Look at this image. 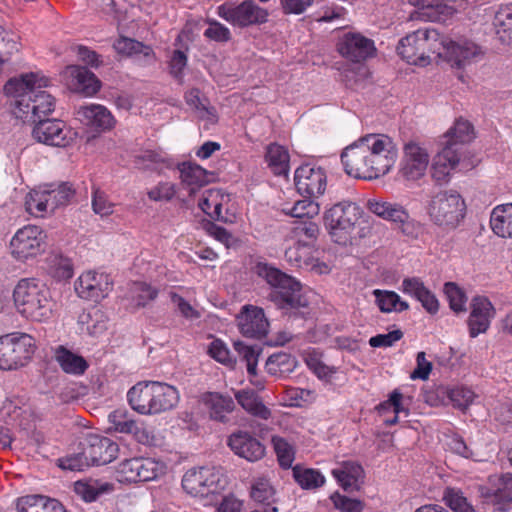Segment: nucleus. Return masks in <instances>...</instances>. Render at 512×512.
<instances>
[{"mask_svg":"<svg viewBox=\"0 0 512 512\" xmlns=\"http://www.w3.org/2000/svg\"><path fill=\"white\" fill-rule=\"evenodd\" d=\"M398 151L386 135L368 134L347 146L341 160L345 172L355 178L376 179L386 175L396 162Z\"/></svg>","mask_w":512,"mask_h":512,"instance_id":"obj_1","label":"nucleus"},{"mask_svg":"<svg viewBox=\"0 0 512 512\" xmlns=\"http://www.w3.org/2000/svg\"><path fill=\"white\" fill-rule=\"evenodd\" d=\"M48 80L36 74L10 79L4 86L6 95L13 97L14 114L25 121L38 122L54 111V98L44 90Z\"/></svg>","mask_w":512,"mask_h":512,"instance_id":"obj_2","label":"nucleus"},{"mask_svg":"<svg viewBox=\"0 0 512 512\" xmlns=\"http://www.w3.org/2000/svg\"><path fill=\"white\" fill-rule=\"evenodd\" d=\"M475 138L472 124L459 118L454 125L441 137V149L434 156L431 168L432 178L439 184L450 179L451 172L459 164L464 148Z\"/></svg>","mask_w":512,"mask_h":512,"instance_id":"obj_3","label":"nucleus"},{"mask_svg":"<svg viewBox=\"0 0 512 512\" xmlns=\"http://www.w3.org/2000/svg\"><path fill=\"white\" fill-rule=\"evenodd\" d=\"M255 272L274 288L269 299L279 309L296 314L300 309L308 307L309 302L302 293V285L294 277L265 262H257Z\"/></svg>","mask_w":512,"mask_h":512,"instance_id":"obj_4","label":"nucleus"},{"mask_svg":"<svg viewBox=\"0 0 512 512\" xmlns=\"http://www.w3.org/2000/svg\"><path fill=\"white\" fill-rule=\"evenodd\" d=\"M17 311L26 319L46 321L52 315L49 290L35 279H21L13 291Z\"/></svg>","mask_w":512,"mask_h":512,"instance_id":"obj_5","label":"nucleus"},{"mask_svg":"<svg viewBox=\"0 0 512 512\" xmlns=\"http://www.w3.org/2000/svg\"><path fill=\"white\" fill-rule=\"evenodd\" d=\"M442 42L435 29H419L399 41L397 52L409 64L425 66L430 56L440 53Z\"/></svg>","mask_w":512,"mask_h":512,"instance_id":"obj_6","label":"nucleus"},{"mask_svg":"<svg viewBox=\"0 0 512 512\" xmlns=\"http://www.w3.org/2000/svg\"><path fill=\"white\" fill-rule=\"evenodd\" d=\"M465 208L461 195L450 189L433 194L427 212L436 225L455 228L464 218Z\"/></svg>","mask_w":512,"mask_h":512,"instance_id":"obj_7","label":"nucleus"},{"mask_svg":"<svg viewBox=\"0 0 512 512\" xmlns=\"http://www.w3.org/2000/svg\"><path fill=\"white\" fill-rule=\"evenodd\" d=\"M36 349L35 340L26 333L13 332L0 337V369L13 370L25 366Z\"/></svg>","mask_w":512,"mask_h":512,"instance_id":"obj_8","label":"nucleus"},{"mask_svg":"<svg viewBox=\"0 0 512 512\" xmlns=\"http://www.w3.org/2000/svg\"><path fill=\"white\" fill-rule=\"evenodd\" d=\"M360 218V208L353 202L343 201L333 205L324 216L331 237L341 245H346Z\"/></svg>","mask_w":512,"mask_h":512,"instance_id":"obj_9","label":"nucleus"},{"mask_svg":"<svg viewBox=\"0 0 512 512\" xmlns=\"http://www.w3.org/2000/svg\"><path fill=\"white\" fill-rule=\"evenodd\" d=\"M225 485V479L215 468H192L182 478L183 489L194 497L214 496L223 490Z\"/></svg>","mask_w":512,"mask_h":512,"instance_id":"obj_10","label":"nucleus"},{"mask_svg":"<svg viewBox=\"0 0 512 512\" xmlns=\"http://www.w3.org/2000/svg\"><path fill=\"white\" fill-rule=\"evenodd\" d=\"M166 465L149 457H135L122 461L117 469L120 482L137 483L152 481L165 474Z\"/></svg>","mask_w":512,"mask_h":512,"instance_id":"obj_11","label":"nucleus"},{"mask_svg":"<svg viewBox=\"0 0 512 512\" xmlns=\"http://www.w3.org/2000/svg\"><path fill=\"white\" fill-rule=\"evenodd\" d=\"M217 14L230 24L238 27L261 24L267 21L268 12L253 0H245L240 4L225 2L218 6Z\"/></svg>","mask_w":512,"mask_h":512,"instance_id":"obj_12","label":"nucleus"},{"mask_svg":"<svg viewBox=\"0 0 512 512\" xmlns=\"http://www.w3.org/2000/svg\"><path fill=\"white\" fill-rule=\"evenodd\" d=\"M429 162L427 148L415 140H409L403 146L399 174L405 180L416 181L425 175Z\"/></svg>","mask_w":512,"mask_h":512,"instance_id":"obj_13","label":"nucleus"},{"mask_svg":"<svg viewBox=\"0 0 512 512\" xmlns=\"http://www.w3.org/2000/svg\"><path fill=\"white\" fill-rule=\"evenodd\" d=\"M35 123L32 135L40 143L55 147H67L76 139L77 133L61 120L43 119Z\"/></svg>","mask_w":512,"mask_h":512,"instance_id":"obj_14","label":"nucleus"},{"mask_svg":"<svg viewBox=\"0 0 512 512\" xmlns=\"http://www.w3.org/2000/svg\"><path fill=\"white\" fill-rule=\"evenodd\" d=\"M441 42L440 53H437V57L444 59L452 67L464 68L482 54L480 47L469 40L455 42L441 37Z\"/></svg>","mask_w":512,"mask_h":512,"instance_id":"obj_15","label":"nucleus"},{"mask_svg":"<svg viewBox=\"0 0 512 512\" xmlns=\"http://www.w3.org/2000/svg\"><path fill=\"white\" fill-rule=\"evenodd\" d=\"M112 290V280L108 274L95 270L83 272L75 282V292L86 300L98 302Z\"/></svg>","mask_w":512,"mask_h":512,"instance_id":"obj_16","label":"nucleus"},{"mask_svg":"<svg viewBox=\"0 0 512 512\" xmlns=\"http://www.w3.org/2000/svg\"><path fill=\"white\" fill-rule=\"evenodd\" d=\"M297 191L309 198L322 196L327 186V175L323 168L305 164L295 171Z\"/></svg>","mask_w":512,"mask_h":512,"instance_id":"obj_17","label":"nucleus"},{"mask_svg":"<svg viewBox=\"0 0 512 512\" xmlns=\"http://www.w3.org/2000/svg\"><path fill=\"white\" fill-rule=\"evenodd\" d=\"M241 334L248 338L260 339L268 333L269 322L262 308L245 305L237 317Z\"/></svg>","mask_w":512,"mask_h":512,"instance_id":"obj_18","label":"nucleus"},{"mask_svg":"<svg viewBox=\"0 0 512 512\" xmlns=\"http://www.w3.org/2000/svg\"><path fill=\"white\" fill-rule=\"evenodd\" d=\"M338 51L345 58L360 62L375 52L374 42L358 33H347L338 43Z\"/></svg>","mask_w":512,"mask_h":512,"instance_id":"obj_19","label":"nucleus"},{"mask_svg":"<svg viewBox=\"0 0 512 512\" xmlns=\"http://www.w3.org/2000/svg\"><path fill=\"white\" fill-rule=\"evenodd\" d=\"M42 231L39 227L29 225L17 231L10 242L13 256H36L43 252L41 247Z\"/></svg>","mask_w":512,"mask_h":512,"instance_id":"obj_20","label":"nucleus"},{"mask_svg":"<svg viewBox=\"0 0 512 512\" xmlns=\"http://www.w3.org/2000/svg\"><path fill=\"white\" fill-rule=\"evenodd\" d=\"M84 448L92 465H105L112 462L119 451L116 442L99 435H89Z\"/></svg>","mask_w":512,"mask_h":512,"instance_id":"obj_21","label":"nucleus"},{"mask_svg":"<svg viewBox=\"0 0 512 512\" xmlns=\"http://www.w3.org/2000/svg\"><path fill=\"white\" fill-rule=\"evenodd\" d=\"M64 75L68 87L85 96H92L100 89V81L86 67L68 66Z\"/></svg>","mask_w":512,"mask_h":512,"instance_id":"obj_22","label":"nucleus"},{"mask_svg":"<svg viewBox=\"0 0 512 512\" xmlns=\"http://www.w3.org/2000/svg\"><path fill=\"white\" fill-rule=\"evenodd\" d=\"M491 492L487 495L494 512H507L512 508V474L504 473L490 477Z\"/></svg>","mask_w":512,"mask_h":512,"instance_id":"obj_23","label":"nucleus"},{"mask_svg":"<svg viewBox=\"0 0 512 512\" xmlns=\"http://www.w3.org/2000/svg\"><path fill=\"white\" fill-rule=\"evenodd\" d=\"M494 315L495 309L486 297H475L471 303V312L468 319L470 336L474 338L486 332Z\"/></svg>","mask_w":512,"mask_h":512,"instance_id":"obj_24","label":"nucleus"},{"mask_svg":"<svg viewBox=\"0 0 512 512\" xmlns=\"http://www.w3.org/2000/svg\"><path fill=\"white\" fill-rule=\"evenodd\" d=\"M228 445L235 454L250 462L260 460L265 454L263 444L244 431L232 434L228 439Z\"/></svg>","mask_w":512,"mask_h":512,"instance_id":"obj_25","label":"nucleus"},{"mask_svg":"<svg viewBox=\"0 0 512 512\" xmlns=\"http://www.w3.org/2000/svg\"><path fill=\"white\" fill-rule=\"evenodd\" d=\"M152 416L173 410L179 403L176 387L160 381H151Z\"/></svg>","mask_w":512,"mask_h":512,"instance_id":"obj_26","label":"nucleus"},{"mask_svg":"<svg viewBox=\"0 0 512 512\" xmlns=\"http://www.w3.org/2000/svg\"><path fill=\"white\" fill-rule=\"evenodd\" d=\"M229 201L228 195L222 193L219 189L206 190L199 200V208L210 218L221 222H232L233 215H228L227 209L223 213L224 205Z\"/></svg>","mask_w":512,"mask_h":512,"instance_id":"obj_27","label":"nucleus"},{"mask_svg":"<svg viewBox=\"0 0 512 512\" xmlns=\"http://www.w3.org/2000/svg\"><path fill=\"white\" fill-rule=\"evenodd\" d=\"M76 115L82 123L95 129L108 130L114 125L111 113L106 107L99 104L80 106Z\"/></svg>","mask_w":512,"mask_h":512,"instance_id":"obj_28","label":"nucleus"},{"mask_svg":"<svg viewBox=\"0 0 512 512\" xmlns=\"http://www.w3.org/2000/svg\"><path fill=\"white\" fill-rule=\"evenodd\" d=\"M332 475L344 490L355 491L363 483L364 470L358 463L347 461L334 468Z\"/></svg>","mask_w":512,"mask_h":512,"instance_id":"obj_29","label":"nucleus"},{"mask_svg":"<svg viewBox=\"0 0 512 512\" xmlns=\"http://www.w3.org/2000/svg\"><path fill=\"white\" fill-rule=\"evenodd\" d=\"M53 356L62 371L66 374L80 376L83 375L89 367L84 357L74 353L63 345L54 348Z\"/></svg>","mask_w":512,"mask_h":512,"instance_id":"obj_30","label":"nucleus"},{"mask_svg":"<svg viewBox=\"0 0 512 512\" xmlns=\"http://www.w3.org/2000/svg\"><path fill=\"white\" fill-rule=\"evenodd\" d=\"M130 407L141 415L152 416L151 381H140L127 392Z\"/></svg>","mask_w":512,"mask_h":512,"instance_id":"obj_31","label":"nucleus"},{"mask_svg":"<svg viewBox=\"0 0 512 512\" xmlns=\"http://www.w3.org/2000/svg\"><path fill=\"white\" fill-rule=\"evenodd\" d=\"M18 512H66L56 499L42 495H27L17 499Z\"/></svg>","mask_w":512,"mask_h":512,"instance_id":"obj_32","label":"nucleus"},{"mask_svg":"<svg viewBox=\"0 0 512 512\" xmlns=\"http://www.w3.org/2000/svg\"><path fill=\"white\" fill-rule=\"evenodd\" d=\"M203 402L210 418L219 422H226L228 414L235 408V403L230 396L217 392H209L204 395Z\"/></svg>","mask_w":512,"mask_h":512,"instance_id":"obj_33","label":"nucleus"},{"mask_svg":"<svg viewBox=\"0 0 512 512\" xmlns=\"http://www.w3.org/2000/svg\"><path fill=\"white\" fill-rule=\"evenodd\" d=\"M265 162L271 172L276 176H287L289 172L290 156L288 150L277 143L266 147Z\"/></svg>","mask_w":512,"mask_h":512,"instance_id":"obj_34","label":"nucleus"},{"mask_svg":"<svg viewBox=\"0 0 512 512\" xmlns=\"http://www.w3.org/2000/svg\"><path fill=\"white\" fill-rule=\"evenodd\" d=\"M366 206L371 213L397 225L399 222H403L407 219L406 209L397 203L381 199H369Z\"/></svg>","mask_w":512,"mask_h":512,"instance_id":"obj_35","label":"nucleus"},{"mask_svg":"<svg viewBox=\"0 0 512 512\" xmlns=\"http://www.w3.org/2000/svg\"><path fill=\"white\" fill-rule=\"evenodd\" d=\"M490 226L499 237L512 238V203L497 206L492 210Z\"/></svg>","mask_w":512,"mask_h":512,"instance_id":"obj_36","label":"nucleus"},{"mask_svg":"<svg viewBox=\"0 0 512 512\" xmlns=\"http://www.w3.org/2000/svg\"><path fill=\"white\" fill-rule=\"evenodd\" d=\"M114 485L97 479L77 481L74 484L75 493L86 502L95 501L99 496L111 493Z\"/></svg>","mask_w":512,"mask_h":512,"instance_id":"obj_37","label":"nucleus"},{"mask_svg":"<svg viewBox=\"0 0 512 512\" xmlns=\"http://www.w3.org/2000/svg\"><path fill=\"white\" fill-rule=\"evenodd\" d=\"M235 398L239 405L249 414L267 420L271 411L262 403L258 395L252 390H239L235 392Z\"/></svg>","mask_w":512,"mask_h":512,"instance_id":"obj_38","label":"nucleus"},{"mask_svg":"<svg viewBox=\"0 0 512 512\" xmlns=\"http://www.w3.org/2000/svg\"><path fill=\"white\" fill-rule=\"evenodd\" d=\"M180 177L189 195H194L197 188L208 183L206 170L197 164L183 163L180 166Z\"/></svg>","mask_w":512,"mask_h":512,"instance_id":"obj_39","label":"nucleus"},{"mask_svg":"<svg viewBox=\"0 0 512 512\" xmlns=\"http://www.w3.org/2000/svg\"><path fill=\"white\" fill-rule=\"evenodd\" d=\"M48 200L49 211L53 212L60 206H64L70 203L75 196V189L72 184L63 182L58 185H47L44 186Z\"/></svg>","mask_w":512,"mask_h":512,"instance_id":"obj_40","label":"nucleus"},{"mask_svg":"<svg viewBox=\"0 0 512 512\" xmlns=\"http://www.w3.org/2000/svg\"><path fill=\"white\" fill-rule=\"evenodd\" d=\"M493 25L499 41L512 45V5L502 6L494 16Z\"/></svg>","mask_w":512,"mask_h":512,"instance_id":"obj_41","label":"nucleus"},{"mask_svg":"<svg viewBox=\"0 0 512 512\" xmlns=\"http://www.w3.org/2000/svg\"><path fill=\"white\" fill-rule=\"evenodd\" d=\"M157 295L158 290L145 282H132L128 284L125 292V297L137 308L153 301Z\"/></svg>","mask_w":512,"mask_h":512,"instance_id":"obj_42","label":"nucleus"},{"mask_svg":"<svg viewBox=\"0 0 512 512\" xmlns=\"http://www.w3.org/2000/svg\"><path fill=\"white\" fill-rule=\"evenodd\" d=\"M276 490L270 479L261 476L253 479L250 487V497L253 501L270 506L275 503Z\"/></svg>","mask_w":512,"mask_h":512,"instance_id":"obj_43","label":"nucleus"},{"mask_svg":"<svg viewBox=\"0 0 512 512\" xmlns=\"http://www.w3.org/2000/svg\"><path fill=\"white\" fill-rule=\"evenodd\" d=\"M295 482L305 490H315L325 484V477L316 469L296 465L292 468Z\"/></svg>","mask_w":512,"mask_h":512,"instance_id":"obj_44","label":"nucleus"},{"mask_svg":"<svg viewBox=\"0 0 512 512\" xmlns=\"http://www.w3.org/2000/svg\"><path fill=\"white\" fill-rule=\"evenodd\" d=\"M305 239H299L294 242L293 247L286 249L285 254L310 255L315 252L314 241L318 235L319 229L315 223H309L303 229Z\"/></svg>","mask_w":512,"mask_h":512,"instance_id":"obj_45","label":"nucleus"},{"mask_svg":"<svg viewBox=\"0 0 512 512\" xmlns=\"http://www.w3.org/2000/svg\"><path fill=\"white\" fill-rule=\"evenodd\" d=\"M373 294L375 295L376 303L382 312H402L409 308L408 303L401 300L400 296L393 291L376 289L373 291Z\"/></svg>","mask_w":512,"mask_h":512,"instance_id":"obj_46","label":"nucleus"},{"mask_svg":"<svg viewBox=\"0 0 512 512\" xmlns=\"http://www.w3.org/2000/svg\"><path fill=\"white\" fill-rule=\"evenodd\" d=\"M44 187L31 190L25 197L26 211L35 216L50 212Z\"/></svg>","mask_w":512,"mask_h":512,"instance_id":"obj_47","label":"nucleus"},{"mask_svg":"<svg viewBox=\"0 0 512 512\" xmlns=\"http://www.w3.org/2000/svg\"><path fill=\"white\" fill-rule=\"evenodd\" d=\"M271 442L279 465L284 469L292 467L295 459V449L293 445L281 436H273Z\"/></svg>","mask_w":512,"mask_h":512,"instance_id":"obj_48","label":"nucleus"},{"mask_svg":"<svg viewBox=\"0 0 512 512\" xmlns=\"http://www.w3.org/2000/svg\"><path fill=\"white\" fill-rule=\"evenodd\" d=\"M108 421L111 428L118 433L130 434L135 430L137 421L134 420L129 413L124 409H117L111 412L108 416Z\"/></svg>","mask_w":512,"mask_h":512,"instance_id":"obj_49","label":"nucleus"},{"mask_svg":"<svg viewBox=\"0 0 512 512\" xmlns=\"http://www.w3.org/2000/svg\"><path fill=\"white\" fill-rule=\"evenodd\" d=\"M47 272L58 281L68 280L73 276L74 268L70 258H49Z\"/></svg>","mask_w":512,"mask_h":512,"instance_id":"obj_50","label":"nucleus"},{"mask_svg":"<svg viewBox=\"0 0 512 512\" xmlns=\"http://www.w3.org/2000/svg\"><path fill=\"white\" fill-rule=\"evenodd\" d=\"M187 104L194 108L201 118H205L210 122L216 121L215 109L209 107L206 104V100H202L200 97V91L198 89H191L185 95Z\"/></svg>","mask_w":512,"mask_h":512,"instance_id":"obj_51","label":"nucleus"},{"mask_svg":"<svg viewBox=\"0 0 512 512\" xmlns=\"http://www.w3.org/2000/svg\"><path fill=\"white\" fill-rule=\"evenodd\" d=\"M443 500L454 512H475L473 506L464 497L463 493L455 488H447L443 494Z\"/></svg>","mask_w":512,"mask_h":512,"instance_id":"obj_52","label":"nucleus"},{"mask_svg":"<svg viewBox=\"0 0 512 512\" xmlns=\"http://www.w3.org/2000/svg\"><path fill=\"white\" fill-rule=\"evenodd\" d=\"M113 47L117 53L126 56L138 53H144L147 56L152 54V49L149 46H144L141 42L127 37L116 40Z\"/></svg>","mask_w":512,"mask_h":512,"instance_id":"obj_53","label":"nucleus"},{"mask_svg":"<svg viewBox=\"0 0 512 512\" xmlns=\"http://www.w3.org/2000/svg\"><path fill=\"white\" fill-rule=\"evenodd\" d=\"M82 323H86V330L91 335L102 334L107 329V321L102 311L95 309L88 314H83L80 317Z\"/></svg>","mask_w":512,"mask_h":512,"instance_id":"obj_54","label":"nucleus"},{"mask_svg":"<svg viewBox=\"0 0 512 512\" xmlns=\"http://www.w3.org/2000/svg\"><path fill=\"white\" fill-rule=\"evenodd\" d=\"M319 211V204L316 203L311 198L307 197L305 199L295 202L292 208L287 211V214L295 218H313L314 216L319 214Z\"/></svg>","mask_w":512,"mask_h":512,"instance_id":"obj_55","label":"nucleus"},{"mask_svg":"<svg viewBox=\"0 0 512 512\" xmlns=\"http://www.w3.org/2000/svg\"><path fill=\"white\" fill-rule=\"evenodd\" d=\"M444 293L446 294L450 308L455 312L465 311L467 298L464 292L453 282H447L444 285Z\"/></svg>","mask_w":512,"mask_h":512,"instance_id":"obj_56","label":"nucleus"},{"mask_svg":"<svg viewBox=\"0 0 512 512\" xmlns=\"http://www.w3.org/2000/svg\"><path fill=\"white\" fill-rule=\"evenodd\" d=\"M299 266L313 274L324 275L331 272L333 265L323 258H295Z\"/></svg>","mask_w":512,"mask_h":512,"instance_id":"obj_57","label":"nucleus"},{"mask_svg":"<svg viewBox=\"0 0 512 512\" xmlns=\"http://www.w3.org/2000/svg\"><path fill=\"white\" fill-rule=\"evenodd\" d=\"M330 499L334 507L341 512H362L364 508L360 500L349 498L338 492L333 493Z\"/></svg>","mask_w":512,"mask_h":512,"instance_id":"obj_58","label":"nucleus"},{"mask_svg":"<svg viewBox=\"0 0 512 512\" xmlns=\"http://www.w3.org/2000/svg\"><path fill=\"white\" fill-rule=\"evenodd\" d=\"M207 24L209 27L204 32L206 38L216 42H228L231 39L230 30L222 23L208 18Z\"/></svg>","mask_w":512,"mask_h":512,"instance_id":"obj_59","label":"nucleus"},{"mask_svg":"<svg viewBox=\"0 0 512 512\" xmlns=\"http://www.w3.org/2000/svg\"><path fill=\"white\" fill-rule=\"evenodd\" d=\"M113 203L108 200L107 195L99 188H93L92 209L100 216H108L113 212Z\"/></svg>","mask_w":512,"mask_h":512,"instance_id":"obj_60","label":"nucleus"},{"mask_svg":"<svg viewBox=\"0 0 512 512\" xmlns=\"http://www.w3.org/2000/svg\"><path fill=\"white\" fill-rule=\"evenodd\" d=\"M60 466L63 469L71 471H82L89 467L91 464L89 458L86 456V450L83 448L82 452L69 455L60 460Z\"/></svg>","mask_w":512,"mask_h":512,"instance_id":"obj_61","label":"nucleus"},{"mask_svg":"<svg viewBox=\"0 0 512 512\" xmlns=\"http://www.w3.org/2000/svg\"><path fill=\"white\" fill-rule=\"evenodd\" d=\"M449 399L455 407L466 408L474 400V393L466 387H456L449 391Z\"/></svg>","mask_w":512,"mask_h":512,"instance_id":"obj_62","label":"nucleus"},{"mask_svg":"<svg viewBox=\"0 0 512 512\" xmlns=\"http://www.w3.org/2000/svg\"><path fill=\"white\" fill-rule=\"evenodd\" d=\"M176 193L175 186L169 182H161L148 191V197L153 201H170Z\"/></svg>","mask_w":512,"mask_h":512,"instance_id":"obj_63","label":"nucleus"},{"mask_svg":"<svg viewBox=\"0 0 512 512\" xmlns=\"http://www.w3.org/2000/svg\"><path fill=\"white\" fill-rule=\"evenodd\" d=\"M403 337L401 330H393L387 334H378L369 339L371 347H391L395 342Z\"/></svg>","mask_w":512,"mask_h":512,"instance_id":"obj_64","label":"nucleus"}]
</instances>
